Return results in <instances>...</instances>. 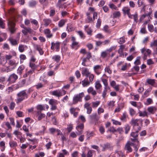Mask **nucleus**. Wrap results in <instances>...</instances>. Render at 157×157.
Here are the masks:
<instances>
[{
	"mask_svg": "<svg viewBox=\"0 0 157 157\" xmlns=\"http://www.w3.org/2000/svg\"><path fill=\"white\" fill-rule=\"evenodd\" d=\"M17 102H20L28 97L27 94L25 90L20 91L17 94Z\"/></svg>",
	"mask_w": 157,
	"mask_h": 157,
	"instance_id": "1",
	"label": "nucleus"
},
{
	"mask_svg": "<svg viewBox=\"0 0 157 157\" xmlns=\"http://www.w3.org/2000/svg\"><path fill=\"white\" fill-rule=\"evenodd\" d=\"M84 94L83 92L80 93L74 96L73 99V104H75L78 101H81L82 97L84 96Z\"/></svg>",
	"mask_w": 157,
	"mask_h": 157,
	"instance_id": "2",
	"label": "nucleus"
},
{
	"mask_svg": "<svg viewBox=\"0 0 157 157\" xmlns=\"http://www.w3.org/2000/svg\"><path fill=\"white\" fill-rule=\"evenodd\" d=\"M8 28L12 34L14 33L15 31V24L13 21L12 20H9L8 22Z\"/></svg>",
	"mask_w": 157,
	"mask_h": 157,
	"instance_id": "3",
	"label": "nucleus"
},
{
	"mask_svg": "<svg viewBox=\"0 0 157 157\" xmlns=\"http://www.w3.org/2000/svg\"><path fill=\"white\" fill-rule=\"evenodd\" d=\"M89 118L92 121H94L95 122L94 124L96 125L98 121L99 120L100 117L97 115L96 113H93L89 116Z\"/></svg>",
	"mask_w": 157,
	"mask_h": 157,
	"instance_id": "4",
	"label": "nucleus"
},
{
	"mask_svg": "<svg viewBox=\"0 0 157 157\" xmlns=\"http://www.w3.org/2000/svg\"><path fill=\"white\" fill-rule=\"evenodd\" d=\"M17 78V76L14 73L11 75L10 76L7 81H9L10 83H12L15 82Z\"/></svg>",
	"mask_w": 157,
	"mask_h": 157,
	"instance_id": "5",
	"label": "nucleus"
},
{
	"mask_svg": "<svg viewBox=\"0 0 157 157\" xmlns=\"http://www.w3.org/2000/svg\"><path fill=\"white\" fill-rule=\"evenodd\" d=\"M82 74L83 75H85L86 77H88L90 73L87 68L83 67L82 68Z\"/></svg>",
	"mask_w": 157,
	"mask_h": 157,
	"instance_id": "6",
	"label": "nucleus"
},
{
	"mask_svg": "<svg viewBox=\"0 0 157 157\" xmlns=\"http://www.w3.org/2000/svg\"><path fill=\"white\" fill-rule=\"evenodd\" d=\"M138 131L136 130L135 132H132L131 134V136L133 137L134 138H131V140L135 142L137 140V137L138 136Z\"/></svg>",
	"mask_w": 157,
	"mask_h": 157,
	"instance_id": "7",
	"label": "nucleus"
},
{
	"mask_svg": "<svg viewBox=\"0 0 157 157\" xmlns=\"http://www.w3.org/2000/svg\"><path fill=\"white\" fill-rule=\"evenodd\" d=\"M11 44L12 46H16L18 44V42L15 39H13L12 37H10L8 39Z\"/></svg>",
	"mask_w": 157,
	"mask_h": 157,
	"instance_id": "8",
	"label": "nucleus"
},
{
	"mask_svg": "<svg viewBox=\"0 0 157 157\" xmlns=\"http://www.w3.org/2000/svg\"><path fill=\"white\" fill-rule=\"evenodd\" d=\"M84 128V124H81L76 127V129L78 132V135L81 134L83 133L82 130Z\"/></svg>",
	"mask_w": 157,
	"mask_h": 157,
	"instance_id": "9",
	"label": "nucleus"
},
{
	"mask_svg": "<svg viewBox=\"0 0 157 157\" xmlns=\"http://www.w3.org/2000/svg\"><path fill=\"white\" fill-rule=\"evenodd\" d=\"M156 110V108L155 107L151 106L148 107L147 109V110L149 112V115L153 114L155 113Z\"/></svg>",
	"mask_w": 157,
	"mask_h": 157,
	"instance_id": "10",
	"label": "nucleus"
},
{
	"mask_svg": "<svg viewBox=\"0 0 157 157\" xmlns=\"http://www.w3.org/2000/svg\"><path fill=\"white\" fill-rule=\"evenodd\" d=\"M44 34L46 35V36L47 38H50L53 36V35L51 33V31L49 29H46L44 31Z\"/></svg>",
	"mask_w": 157,
	"mask_h": 157,
	"instance_id": "11",
	"label": "nucleus"
},
{
	"mask_svg": "<svg viewBox=\"0 0 157 157\" xmlns=\"http://www.w3.org/2000/svg\"><path fill=\"white\" fill-rule=\"evenodd\" d=\"M33 30L30 28H24V29L22 30V32L25 35L27 34L28 33H32Z\"/></svg>",
	"mask_w": 157,
	"mask_h": 157,
	"instance_id": "12",
	"label": "nucleus"
},
{
	"mask_svg": "<svg viewBox=\"0 0 157 157\" xmlns=\"http://www.w3.org/2000/svg\"><path fill=\"white\" fill-rule=\"evenodd\" d=\"M13 69H10L9 67L4 66L2 68H1V71L2 72H8L12 71Z\"/></svg>",
	"mask_w": 157,
	"mask_h": 157,
	"instance_id": "13",
	"label": "nucleus"
},
{
	"mask_svg": "<svg viewBox=\"0 0 157 157\" xmlns=\"http://www.w3.org/2000/svg\"><path fill=\"white\" fill-rule=\"evenodd\" d=\"M101 147H102V151H104L107 149H109L110 147V145L109 144L107 143L101 145Z\"/></svg>",
	"mask_w": 157,
	"mask_h": 157,
	"instance_id": "14",
	"label": "nucleus"
},
{
	"mask_svg": "<svg viewBox=\"0 0 157 157\" xmlns=\"http://www.w3.org/2000/svg\"><path fill=\"white\" fill-rule=\"evenodd\" d=\"M52 94L58 97L62 96L63 95L61 92L58 90H56L52 91Z\"/></svg>",
	"mask_w": 157,
	"mask_h": 157,
	"instance_id": "15",
	"label": "nucleus"
},
{
	"mask_svg": "<svg viewBox=\"0 0 157 157\" xmlns=\"http://www.w3.org/2000/svg\"><path fill=\"white\" fill-rule=\"evenodd\" d=\"M25 67L23 65H20L18 68L17 73L18 74L21 75L23 71L25 69Z\"/></svg>",
	"mask_w": 157,
	"mask_h": 157,
	"instance_id": "16",
	"label": "nucleus"
},
{
	"mask_svg": "<svg viewBox=\"0 0 157 157\" xmlns=\"http://www.w3.org/2000/svg\"><path fill=\"white\" fill-rule=\"evenodd\" d=\"M122 10L123 12V13L124 14H128L130 13V9L128 7H124Z\"/></svg>",
	"mask_w": 157,
	"mask_h": 157,
	"instance_id": "17",
	"label": "nucleus"
},
{
	"mask_svg": "<svg viewBox=\"0 0 157 157\" xmlns=\"http://www.w3.org/2000/svg\"><path fill=\"white\" fill-rule=\"evenodd\" d=\"M101 68V66L97 65L94 66V70L95 72L98 75H99L101 72L98 71V70Z\"/></svg>",
	"mask_w": 157,
	"mask_h": 157,
	"instance_id": "18",
	"label": "nucleus"
},
{
	"mask_svg": "<svg viewBox=\"0 0 157 157\" xmlns=\"http://www.w3.org/2000/svg\"><path fill=\"white\" fill-rule=\"evenodd\" d=\"M124 149L127 151L128 152H131L132 149L129 144V142H127L124 147Z\"/></svg>",
	"mask_w": 157,
	"mask_h": 157,
	"instance_id": "19",
	"label": "nucleus"
},
{
	"mask_svg": "<svg viewBox=\"0 0 157 157\" xmlns=\"http://www.w3.org/2000/svg\"><path fill=\"white\" fill-rule=\"evenodd\" d=\"M9 63L10 66H13V69H14L17 65L18 63H16V61L13 60H10L9 61Z\"/></svg>",
	"mask_w": 157,
	"mask_h": 157,
	"instance_id": "20",
	"label": "nucleus"
},
{
	"mask_svg": "<svg viewBox=\"0 0 157 157\" xmlns=\"http://www.w3.org/2000/svg\"><path fill=\"white\" fill-rule=\"evenodd\" d=\"M44 22V25L45 26H47L50 23L52 22V20L49 18H46L43 19Z\"/></svg>",
	"mask_w": 157,
	"mask_h": 157,
	"instance_id": "21",
	"label": "nucleus"
},
{
	"mask_svg": "<svg viewBox=\"0 0 157 157\" xmlns=\"http://www.w3.org/2000/svg\"><path fill=\"white\" fill-rule=\"evenodd\" d=\"M90 84V82L88 80L87 78H86L82 81V84L83 87L86 86Z\"/></svg>",
	"mask_w": 157,
	"mask_h": 157,
	"instance_id": "22",
	"label": "nucleus"
},
{
	"mask_svg": "<svg viewBox=\"0 0 157 157\" xmlns=\"http://www.w3.org/2000/svg\"><path fill=\"white\" fill-rule=\"evenodd\" d=\"M125 47V46L124 45H121L120 46V48L118 51V53H119L120 55V56H121L123 55V49Z\"/></svg>",
	"mask_w": 157,
	"mask_h": 157,
	"instance_id": "23",
	"label": "nucleus"
},
{
	"mask_svg": "<svg viewBox=\"0 0 157 157\" xmlns=\"http://www.w3.org/2000/svg\"><path fill=\"white\" fill-rule=\"evenodd\" d=\"M139 116L140 117H147L149 115V113H148L146 111H144L143 112L140 111L139 112Z\"/></svg>",
	"mask_w": 157,
	"mask_h": 157,
	"instance_id": "24",
	"label": "nucleus"
},
{
	"mask_svg": "<svg viewBox=\"0 0 157 157\" xmlns=\"http://www.w3.org/2000/svg\"><path fill=\"white\" fill-rule=\"evenodd\" d=\"M67 21V20L62 19L60 20L58 23V26L60 27H63Z\"/></svg>",
	"mask_w": 157,
	"mask_h": 157,
	"instance_id": "25",
	"label": "nucleus"
},
{
	"mask_svg": "<svg viewBox=\"0 0 157 157\" xmlns=\"http://www.w3.org/2000/svg\"><path fill=\"white\" fill-rule=\"evenodd\" d=\"M66 0H58V2L56 4V6L59 8H63V4L62 3V2Z\"/></svg>",
	"mask_w": 157,
	"mask_h": 157,
	"instance_id": "26",
	"label": "nucleus"
},
{
	"mask_svg": "<svg viewBox=\"0 0 157 157\" xmlns=\"http://www.w3.org/2000/svg\"><path fill=\"white\" fill-rule=\"evenodd\" d=\"M102 86L100 83L99 81H97L95 83V87L97 90H98L101 88Z\"/></svg>",
	"mask_w": 157,
	"mask_h": 157,
	"instance_id": "27",
	"label": "nucleus"
},
{
	"mask_svg": "<svg viewBox=\"0 0 157 157\" xmlns=\"http://www.w3.org/2000/svg\"><path fill=\"white\" fill-rule=\"evenodd\" d=\"M147 82L151 86H154L155 83V80L154 79H148L147 80Z\"/></svg>",
	"mask_w": 157,
	"mask_h": 157,
	"instance_id": "28",
	"label": "nucleus"
},
{
	"mask_svg": "<svg viewBox=\"0 0 157 157\" xmlns=\"http://www.w3.org/2000/svg\"><path fill=\"white\" fill-rule=\"evenodd\" d=\"M26 46L22 44L19 45L18 47V50L21 52H22L25 51V48L26 47Z\"/></svg>",
	"mask_w": 157,
	"mask_h": 157,
	"instance_id": "29",
	"label": "nucleus"
},
{
	"mask_svg": "<svg viewBox=\"0 0 157 157\" xmlns=\"http://www.w3.org/2000/svg\"><path fill=\"white\" fill-rule=\"evenodd\" d=\"M138 120H139L137 119H133L131 121L132 124L134 126V127H135L136 126H139V124L138 123Z\"/></svg>",
	"mask_w": 157,
	"mask_h": 157,
	"instance_id": "30",
	"label": "nucleus"
},
{
	"mask_svg": "<svg viewBox=\"0 0 157 157\" xmlns=\"http://www.w3.org/2000/svg\"><path fill=\"white\" fill-rule=\"evenodd\" d=\"M60 57L59 55H56L52 57V59L57 62H58L60 60Z\"/></svg>",
	"mask_w": 157,
	"mask_h": 157,
	"instance_id": "31",
	"label": "nucleus"
},
{
	"mask_svg": "<svg viewBox=\"0 0 157 157\" xmlns=\"http://www.w3.org/2000/svg\"><path fill=\"white\" fill-rule=\"evenodd\" d=\"M35 48L36 49L39 51L41 55H42L43 54L44 52L42 49L39 45H36L35 46Z\"/></svg>",
	"mask_w": 157,
	"mask_h": 157,
	"instance_id": "32",
	"label": "nucleus"
},
{
	"mask_svg": "<svg viewBox=\"0 0 157 157\" xmlns=\"http://www.w3.org/2000/svg\"><path fill=\"white\" fill-rule=\"evenodd\" d=\"M9 144L11 147H15L17 146V142L13 141H10Z\"/></svg>",
	"mask_w": 157,
	"mask_h": 157,
	"instance_id": "33",
	"label": "nucleus"
},
{
	"mask_svg": "<svg viewBox=\"0 0 157 157\" xmlns=\"http://www.w3.org/2000/svg\"><path fill=\"white\" fill-rule=\"evenodd\" d=\"M110 89V87H104V89L103 90V92L102 94V96L104 98L106 94V92L107 91Z\"/></svg>",
	"mask_w": 157,
	"mask_h": 157,
	"instance_id": "34",
	"label": "nucleus"
},
{
	"mask_svg": "<svg viewBox=\"0 0 157 157\" xmlns=\"http://www.w3.org/2000/svg\"><path fill=\"white\" fill-rule=\"evenodd\" d=\"M94 135V134L92 132H87L86 136L87 139L89 140L90 138L93 136Z\"/></svg>",
	"mask_w": 157,
	"mask_h": 157,
	"instance_id": "35",
	"label": "nucleus"
},
{
	"mask_svg": "<svg viewBox=\"0 0 157 157\" xmlns=\"http://www.w3.org/2000/svg\"><path fill=\"white\" fill-rule=\"evenodd\" d=\"M100 101H96L95 102H92V106L93 108H96L100 104Z\"/></svg>",
	"mask_w": 157,
	"mask_h": 157,
	"instance_id": "36",
	"label": "nucleus"
},
{
	"mask_svg": "<svg viewBox=\"0 0 157 157\" xmlns=\"http://www.w3.org/2000/svg\"><path fill=\"white\" fill-rule=\"evenodd\" d=\"M49 103L51 105H56L57 104V101L53 99H51L49 101Z\"/></svg>",
	"mask_w": 157,
	"mask_h": 157,
	"instance_id": "37",
	"label": "nucleus"
},
{
	"mask_svg": "<svg viewBox=\"0 0 157 157\" xmlns=\"http://www.w3.org/2000/svg\"><path fill=\"white\" fill-rule=\"evenodd\" d=\"M33 70H29V71L26 72V73L25 75H24V77H26L28 76H30L33 74Z\"/></svg>",
	"mask_w": 157,
	"mask_h": 157,
	"instance_id": "38",
	"label": "nucleus"
},
{
	"mask_svg": "<svg viewBox=\"0 0 157 157\" xmlns=\"http://www.w3.org/2000/svg\"><path fill=\"white\" fill-rule=\"evenodd\" d=\"M67 29L69 31H72L74 30L75 28L71 24L68 25L67 26Z\"/></svg>",
	"mask_w": 157,
	"mask_h": 157,
	"instance_id": "39",
	"label": "nucleus"
},
{
	"mask_svg": "<svg viewBox=\"0 0 157 157\" xmlns=\"http://www.w3.org/2000/svg\"><path fill=\"white\" fill-rule=\"evenodd\" d=\"M121 13L119 11H117L113 13V17L115 18L118 17H120Z\"/></svg>",
	"mask_w": 157,
	"mask_h": 157,
	"instance_id": "40",
	"label": "nucleus"
},
{
	"mask_svg": "<svg viewBox=\"0 0 157 157\" xmlns=\"http://www.w3.org/2000/svg\"><path fill=\"white\" fill-rule=\"evenodd\" d=\"M37 4V2L35 1H32L29 2V5L30 7H34Z\"/></svg>",
	"mask_w": 157,
	"mask_h": 157,
	"instance_id": "41",
	"label": "nucleus"
},
{
	"mask_svg": "<svg viewBox=\"0 0 157 157\" xmlns=\"http://www.w3.org/2000/svg\"><path fill=\"white\" fill-rule=\"evenodd\" d=\"M67 127V130L68 132H70L73 129V125L72 124H68Z\"/></svg>",
	"mask_w": 157,
	"mask_h": 157,
	"instance_id": "42",
	"label": "nucleus"
},
{
	"mask_svg": "<svg viewBox=\"0 0 157 157\" xmlns=\"http://www.w3.org/2000/svg\"><path fill=\"white\" fill-rule=\"evenodd\" d=\"M125 42V38L124 37H122L119 38L118 40V43L120 44L124 43Z\"/></svg>",
	"mask_w": 157,
	"mask_h": 157,
	"instance_id": "43",
	"label": "nucleus"
},
{
	"mask_svg": "<svg viewBox=\"0 0 157 157\" xmlns=\"http://www.w3.org/2000/svg\"><path fill=\"white\" fill-rule=\"evenodd\" d=\"M148 30L151 32L154 31V26L152 25L148 24Z\"/></svg>",
	"mask_w": 157,
	"mask_h": 157,
	"instance_id": "44",
	"label": "nucleus"
},
{
	"mask_svg": "<svg viewBox=\"0 0 157 157\" xmlns=\"http://www.w3.org/2000/svg\"><path fill=\"white\" fill-rule=\"evenodd\" d=\"M36 108L37 110L40 111L43 110H44V107L42 105H38L36 106Z\"/></svg>",
	"mask_w": 157,
	"mask_h": 157,
	"instance_id": "45",
	"label": "nucleus"
},
{
	"mask_svg": "<svg viewBox=\"0 0 157 157\" xmlns=\"http://www.w3.org/2000/svg\"><path fill=\"white\" fill-rule=\"evenodd\" d=\"M102 81L104 85L105 86V87H109L108 86L107 80L105 79H102Z\"/></svg>",
	"mask_w": 157,
	"mask_h": 157,
	"instance_id": "46",
	"label": "nucleus"
},
{
	"mask_svg": "<svg viewBox=\"0 0 157 157\" xmlns=\"http://www.w3.org/2000/svg\"><path fill=\"white\" fill-rule=\"evenodd\" d=\"M140 56H138L137 57L135 61L134 62V64L136 65H138L140 64Z\"/></svg>",
	"mask_w": 157,
	"mask_h": 157,
	"instance_id": "47",
	"label": "nucleus"
},
{
	"mask_svg": "<svg viewBox=\"0 0 157 157\" xmlns=\"http://www.w3.org/2000/svg\"><path fill=\"white\" fill-rule=\"evenodd\" d=\"M108 54V52L106 50L102 52H101V57L104 58L106 57Z\"/></svg>",
	"mask_w": 157,
	"mask_h": 157,
	"instance_id": "48",
	"label": "nucleus"
},
{
	"mask_svg": "<svg viewBox=\"0 0 157 157\" xmlns=\"http://www.w3.org/2000/svg\"><path fill=\"white\" fill-rule=\"evenodd\" d=\"M104 30L106 33H110L111 31L109 29V26L107 25H105L103 28Z\"/></svg>",
	"mask_w": 157,
	"mask_h": 157,
	"instance_id": "49",
	"label": "nucleus"
},
{
	"mask_svg": "<svg viewBox=\"0 0 157 157\" xmlns=\"http://www.w3.org/2000/svg\"><path fill=\"white\" fill-rule=\"evenodd\" d=\"M45 114L44 113H40V115L38 116V121H40L45 117Z\"/></svg>",
	"mask_w": 157,
	"mask_h": 157,
	"instance_id": "50",
	"label": "nucleus"
},
{
	"mask_svg": "<svg viewBox=\"0 0 157 157\" xmlns=\"http://www.w3.org/2000/svg\"><path fill=\"white\" fill-rule=\"evenodd\" d=\"M130 129V127L128 125H127L125 126V134H127L128 133V132L129 131Z\"/></svg>",
	"mask_w": 157,
	"mask_h": 157,
	"instance_id": "51",
	"label": "nucleus"
},
{
	"mask_svg": "<svg viewBox=\"0 0 157 157\" xmlns=\"http://www.w3.org/2000/svg\"><path fill=\"white\" fill-rule=\"evenodd\" d=\"M105 72H107L109 74H110L112 73V71L110 70V68L109 66H106L105 68Z\"/></svg>",
	"mask_w": 157,
	"mask_h": 157,
	"instance_id": "52",
	"label": "nucleus"
},
{
	"mask_svg": "<svg viewBox=\"0 0 157 157\" xmlns=\"http://www.w3.org/2000/svg\"><path fill=\"white\" fill-rule=\"evenodd\" d=\"M157 46V40H155L153 42H151L150 44V47H152Z\"/></svg>",
	"mask_w": 157,
	"mask_h": 157,
	"instance_id": "53",
	"label": "nucleus"
},
{
	"mask_svg": "<svg viewBox=\"0 0 157 157\" xmlns=\"http://www.w3.org/2000/svg\"><path fill=\"white\" fill-rule=\"evenodd\" d=\"M95 37L100 39H104V36L101 33H98L97 34L96 36Z\"/></svg>",
	"mask_w": 157,
	"mask_h": 157,
	"instance_id": "54",
	"label": "nucleus"
},
{
	"mask_svg": "<svg viewBox=\"0 0 157 157\" xmlns=\"http://www.w3.org/2000/svg\"><path fill=\"white\" fill-rule=\"evenodd\" d=\"M77 33L82 38H84L85 37L83 32L81 31H78Z\"/></svg>",
	"mask_w": 157,
	"mask_h": 157,
	"instance_id": "55",
	"label": "nucleus"
},
{
	"mask_svg": "<svg viewBox=\"0 0 157 157\" xmlns=\"http://www.w3.org/2000/svg\"><path fill=\"white\" fill-rule=\"evenodd\" d=\"M112 121L113 122V124H115L116 125H121V123L116 120H115L114 119H112Z\"/></svg>",
	"mask_w": 157,
	"mask_h": 157,
	"instance_id": "56",
	"label": "nucleus"
},
{
	"mask_svg": "<svg viewBox=\"0 0 157 157\" xmlns=\"http://www.w3.org/2000/svg\"><path fill=\"white\" fill-rule=\"evenodd\" d=\"M109 7L112 9H114L115 10H117V7L113 4H110L109 5Z\"/></svg>",
	"mask_w": 157,
	"mask_h": 157,
	"instance_id": "57",
	"label": "nucleus"
},
{
	"mask_svg": "<svg viewBox=\"0 0 157 157\" xmlns=\"http://www.w3.org/2000/svg\"><path fill=\"white\" fill-rule=\"evenodd\" d=\"M89 75L88 77L89 78L90 82H91L93 80L94 75L91 73Z\"/></svg>",
	"mask_w": 157,
	"mask_h": 157,
	"instance_id": "58",
	"label": "nucleus"
},
{
	"mask_svg": "<svg viewBox=\"0 0 157 157\" xmlns=\"http://www.w3.org/2000/svg\"><path fill=\"white\" fill-rule=\"evenodd\" d=\"M130 114L131 116H133L135 114V111L134 109L132 108H130L129 109Z\"/></svg>",
	"mask_w": 157,
	"mask_h": 157,
	"instance_id": "59",
	"label": "nucleus"
},
{
	"mask_svg": "<svg viewBox=\"0 0 157 157\" xmlns=\"http://www.w3.org/2000/svg\"><path fill=\"white\" fill-rule=\"evenodd\" d=\"M95 44L96 47L101 46L102 44V42L100 41H95Z\"/></svg>",
	"mask_w": 157,
	"mask_h": 157,
	"instance_id": "60",
	"label": "nucleus"
},
{
	"mask_svg": "<svg viewBox=\"0 0 157 157\" xmlns=\"http://www.w3.org/2000/svg\"><path fill=\"white\" fill-rule=\"evenodd\" d=\"M78 152L77 151H75L73 152L71 155L72 157H78Z\"/></svg>",
	"mask_w": 157,
	"mask_h": 157,
	"instance_id": "61",
	"label": "nucleus"
},
{
	"mask_svg": "<svg viewBox=\"0 0 157 157\" xmlns=\"http://www.w3.org/2000/svg\"><path fill=\"white\" fill-rule=\"evenodd\" d=\"M15 104L14 102H11L10 106V109L11 110L13 109L15 106Z\"/></svg>",
	"mask_w": 157,
	"mask_h": 157,
	"instance_id": "62",
	"label": "nucleus"
},
{
	"mask_svg": "<svg viewBox=\"0 0 157 157\" xmlns=\"http://www.w3.org/2000/svg\"><path fill=\"white\" fill-rule=\"evenodd\" d=\"M60 43L59 42H56V45L55 46L56 49V51H58L60 48Z\"/></svg>",
	"mask_w": 157,
	"mask_h": 157,
	"instance_id": "63",
	"label": "nucleus"
},
{
	"mask_svg": "<svg viewBox=\"0 0 157 157\" xmlns=\"http://www.w3.org/2000/svg\"><path fill=\"white\" fill-rule=\"evenodd\" d=\"M126 118V115L125 113H123L121 120L123 121H125Z\"/></svg>",
	"mask_w": 157,
	"mask_h": 157,
	"instance_id": "64",
	"label": "nucleus"
}]
</instances>
